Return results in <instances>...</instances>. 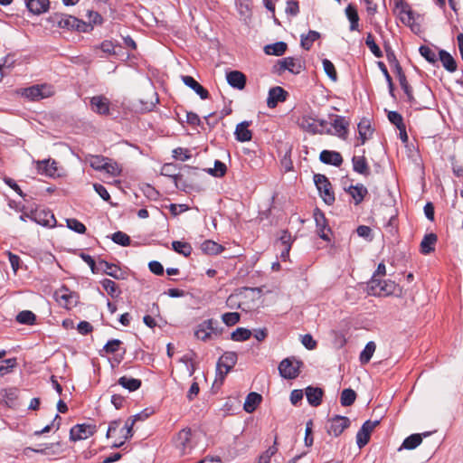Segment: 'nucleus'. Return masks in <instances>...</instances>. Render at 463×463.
I'll return each mask as SVG.
<instances>
[{"mask_svg": "<svg viewBox=\"0 0 463 463\" xmlns=\"http://www.w3.org/2000/svg\"><path fill=\"white\" fill-rule=\"evenodd\" d=\"M288 97V92L281 87H273L269 90L267 105L270 109L277 107L279 102H283Z\"/></svg>", "mask_w": 463, "mask_h": 463, "instance_id": "nucleus-16", "label": "nucleus"}, {"mask_svg": "<svg viewBox=\"0 0 463 463\" xmlns=\"http://www.w3.org/2000/svg\"><path fill=\"white\" fill-rule=\"evenodd\" d=\"M102 171H105L111 176H118L120 175L122 169L117 162L107 157Z\"/></svg>", "mask_w": 463, "mask_h": 463, "instance_id": "nucleus-40", "label": "nucleus"}, {"mask_svg": "<svg viewBox=\"0 0 463 463\" xmlns=\"http://www.w3.org/2000/svg\"><path fill=\"white\" fill-rule=\"evenodd\" d=\"M358 133L361 144L363 145L373 134V129L371 128V125L368 120H362L358 124Z\"/></svg>", "mask_w": 463, "mask_h": 463, "instance_id": "nucleus-38", "label": "nucleus"}, {"mask_svg": "<svg viewBox=\"0 0 463 463\" xmlns=\"http://www.w3.org/2000/svg\"><path fill=\"white\" fill-rule=\"evenodd\" d=\"M323 68L326 74L333 80L336 81L338 77L335 68V65L327 59L322 61Z\"/></svg>", "mask_w": 463, "mask_h": 463, "instance_id": "nucleus-52", "label": "nucleus"}, {"mask_svg": "<svg viewBox=\"0 0 463 463\" xmlns=\"http://www.w3.org/2000/svg\"><path fill=\"white\" fill-rule=\"evenodd\" d=\"M262 397L260 394L257 392H250L247 395L243 405L245 411L249 413L253 412L256 410L257 406L260 403Z\"/></svg>", "mask_w": 463, "mask_h": 463, "instance_id": "nucleus-30", "label": "nucleus"}, {"mask_svg": "<svg viewBox=\"0 0 463 463\" xmlns=\"http://www.w3.org/2000/svg\"><path fill=\"white\" fill-rule=\"evenodd\" d=\"M356 399V393L354 390L348 388L341 392L340 402L342 406H351Z\"/></svg>", "mask_w": 463, "mask_h": 463, "instance_id": "nucleus-42", "label": "nucleus"}, {"mask_svg": "<svg viewBox=\"0 0 463 463\" xmlns=\"http://www.w3.org/2000/svg\"><path fill=\"white\" fill-rule=\"evenodd\" d=\"M4 362L6 365H0V376H4L13 372V370L17 366L16 358H8Z\"/></svg>", "mask_w": 463, "mask_h": 463, "instance_id": "nucleus-55", "label": "nucleus"}, {"mask_svg": "<svg viewBox=\"0 0 463 463\" xmlns=\"http://www.w3.org/2000/svg\"><path fill=\"white\" fill-rule=\"evenodd\" d=\"M175 165L173 164H165L162 167V174L167 176H170L174 179L175 185L178 186V182L181 181L182 175H175L174 172Z\"/></svg>", "mask_w": 463, "mask_h": 463, "instance_id": "nucleus-60", "label": "nucleus"}, {"mask_svg": "<svg viewBox=\"0 0 463 463\" xmlns=\"http://www.w3.org/2000/svg\"><path fill=\"white\" fill-rule=\"evenodd\" d=\"M388 119L392 124L396 126L397 128H401L404 126L403 118L402 115L396 111H390L388 113Z\"/></svg>", "mask_w": 463, "mask_h": 463, "instance_id": "nucleus-63", "label": "nucleus"}, {"mask_svg": "<svg viewBox=\"0 0 463 463\" xmlns=\"http://www.w3.org/2000/svg\"><path fill=\"white\" fill-rule=\"evenodd\" d=\"M353 169L354 172L368 176L370 168L364 156H354L352 158Z\"/></svg>", "mask_w": 463, "mask_h": 463, "instance_id": "nucleus-27", "label": "nucleus"}, {"mask_svg": "<svg viewBox=\"0 0 463 463\" xmlns=\"http://www.w3.org/2000/svg\"><path fill=\"white\" fill-rule=\"evenodd\" d=\"M54 298L60 306L68 309L77 304V296L73 292H71L66 287H62L56 290Z\"/></svg>", "mask_w": 463, "mask_h": 463, "instance_id": "nucleus-11", "label": "nucleus"}, {"mask_svg": "<svg viewBox=\"0 0 463 463\" xmlns=\"http://www.w3.org/2000/svg\"><path fill=\"white\" fill-rule=\"evenodd\" d=\"M398 80H399L402 89L403 90L404 93L407 96L408 100L411 103H414L415 99L412 95V90L407 81L406 76H401L400 79H398Z\"/></svg>", "mask_w": 463, "mask_h": 463, "instance_id": "nucleus-58", "label": "nucleus"}, {"mask_svg": "<svg viewBox=\"0 0 463 463\" xmlns=\"http://www.w3.org/2000/svg\"><path fill=\"white\" fill-rule=\"evenodd\" d=\"M90 105L93 111L106 115L109 111V100L102 96H95L90 99Z\"/></svg>", "mask_w": 463, "mask_h": 463, "instance_id": "nucleus-24", "label": "nucleus"}, {"mask_svg": "<svg viewBox=\"0 0 463 463\" xmlns=\"http://www.w3.org/2000/svg\"><path fill=\"white\" fill-rule=\"evenodd\" d=\"M399 18L402 21V23L404 24L405 25H408L412 32H420V24L416 23L414 13L412 12L411 9L407 11L404 14H402Z\"/></svg>", "mask_w": 463, "mask_h": 463, "instance_id": "nucleus-32", "label": "nucleus"}, {"mask_svg": "<svg viewBox=\"0 0 463 463\" xmlns=\"http://www.w3.org/2000/svg\"><path fill=\"white\" fill-rule=\"evenodd\" d=\"M181 80L185 86L193 90L202 99H206L209 97V92L192 76L182 75Z\"/></svg>", "mask_w": 463, "mask_h": 463, "instance_id": "nucleus-18", "label": "nucleus"}, {"mask_svg": "<svg viewBox=\"0 0 463 463\" xmlns=\"http://www.w3.org/2000/svg\"><path fill=\"white\" fill-rule=\"evenodd\" d=\"M223 328L220 326L219 322L213 318H210L203 320L196 326L194 336L203 342H207L221 336Z\"/></svg>", "mask_w": 463, "mask_h": 463, "instance_id": "nucleus-1", "label": "nucleus"}, {"mask_svg": "<svg viewBox=\"0 0 463 463\" xmlns=\"http://www.w3.org/2000/svg\"><path fill=\"white\" fill-rule=\"evenodd\" d=\"M319 159L322 163L339 166L343 163V157L340 153L331 150H323L320 153Z\"/></svg>", "mask_w": 463, "mask_h": 463, "instance_id": "nucleus-21", "label": "nucleus"}, {"mask_svg": "<svg viewBox=\"0 0 463 463\" xmlns=\"http://www.w3.org/2000/svg\"><path fill=\"white\" fill-rule=\"evenodd\" d=\"M314 182L323 201L327 205L333 204L335 202V194L328 178L324 175L316 174L314 175Z\"/></svg>", "mask_w": 463, "mask_h": 463, "instance_id": "nucleus-5", "label": "nucleus"}, {"mask_svg": "<svg viewBox=\"0 0 463 463\" xmlns=\"http://www.w3.org/2000/svg\"><path fill=\"white\" fill-rule=\"evenodd\" d=\"M36 319L35 315L29 310L21 311L16 316V321L24 325H33Z\"/></svg>", "mask_w": 463, "mask_h": 463, "instance_id": "nucleus-44", "label": "nucleus"}, {"mask_svg": "<svg viewBox=\"0 0 463 463\" xmlns=\"http://www.w3.org/2000/svg\"><path fill=\"white\" fill-rule=\"evenodd\" d=\"M314 218L319 237L324 241H329V237L326 231L330 232V228H328L327 221L324 213L320 209L316 208L314 211Z\"/></svg>", "mask_w": 463, "mask_h": 463, "instance_id": "nucleus-13", "label": "nucleus"}, {"mask_svg": "<svg viewBox=\"0 0 463 463\" xmlns=\"http://www.w3.org/2000/svg\"><path fill=\"white\" fill-rule=\"evenodd\" d=\"M365 44L375 57H383V52L381 51L380 47L375 43L373 36L371 33H367V36L365 38Z\"/></svg>", "mask_w": 463, "mask_h": 463, "instance_id": "nucleus-47", "label": "nucleus"}, {"mask_svg": "<svg viewBox=\"0 0 463 463\" xmlns=\"http://www.w3.org/2000/svg\"><path fill=\"white\" fill-rule=\"evenodd\" d=\"M55 161L43 160L39 163V169L44 172L47 175L52 176L57 170Z\"/></svg>", "mask_w": 463, "mask_h": 463, "instance_id": "nucleus-50", "label": "nucleus"}, {"mask_svg": "<svg viewBox=\"0 0 463 463\" xmlns=\"http://www.w3.org/2000/svg\"><path fill=\"white\" fill-rule=\"evenodd\" d=\"M172 248L175 251L178 252L179 254L184 255V257H188L192 252V247L189 243L180 241H175L172 242Z\"/></svg>", "mask_w": 463, "mask_h": 463, "instance_id": "nucleus-43", "label": "nucleus"}, {"mask_svg": "<svg viewBox=\"0 0 463 463\" xmlns=\"http://www.w3.org/2000/svg\"><path fill=\"white\" fill-rule=\"evenodd\" d=\"M276 441L259 458L258 463H269L270 458L277 452Z\"/></svg>", "mask_w": 463, "mask_h": 463, "instance_id": "nucleus-62", "label": "nucleus"}, {"mask_svg": "<svg viewBox=\"0 0 463 463\" xmlns=\"http://www.w3.org/2000/svg\"><path fill=\"white\" fill-rule=\"evenodd\" d=\"M97 430L96 425L93 424H77L70 430V439L73 441L86 439L92 436Z\"/></svg>", "mask_w": 463, "mask_h": 463, "instance_id": "nucleus-8", "label": "nucleus"}, {"mask_svg": "<svg viewBox=\"0 0 463 463\" xmlns=\"http://www.w3.org/2000/svg\"><path fill=\"white\" fill-rule=\"evenodd\" d=\"M345 191L354 200L355 204H359L368 193L366 187L364 186L362 184H358L356 185H350L347 189H345Z\"/></svg>", "mask_w": 463, "mask_h": 463, "instance_id": "nucleus-26", "label": "nucleus"}, {"mask_svg": "<svg viewBox=\"0 0 463 463\" xmlns=\"http://www.w3.org/2000/svg\"><path fill=\"white\" fill-rule=\"evenodd\" d=\"M28 11L35 15H40L49 10V0H25Z\"/></svg>", "mask_w": 463, "mask_h": 463, "instance_id": "nucleus-19", "label": "nucleus"}, {"mask_svg": "<svg viewBox=\"0 0 463 463\" xmlns=\"http://www.w3.org/2000/svg\"><path fill=\"white\" fill-rule=\"evenodd\" d=\"M201 249L204 253L211 255L219 254L223 250L222 245L211 240L204 241L201 245Z\"/></svg>", "mask_w": 463, "mask_h": 463, "instance_id": "nucleus-35", "label": "nucleus"}, {"mask_svg": "<svg viewBox=\"0 0 463 463\" xmlns=\"http://www.w3.org/2000/svg\"><path fill=\"white\" fill-rule=\"evenodd\" d=\"M316 122H317L316 119L309 118V117H305L302 118L301 127L314 134L321 133V131H319L317 129V126Z\"/></svg>", "mask_w": 463, "mask_h": 463, "instance_id": "nucleus-54", "label": "nucleus"}, {"mask_svg": "<svg viewBox=\"0 0 463 463\" xmlns=\"http://www.w3.org/2000/svg\"><path fill=\"white\" fill-rule=\"evenodd\" d=\"M226 171H227V167H226L225 164L219 160H216L214 162L213 169H209V173L217 177L223 176L225 175Z\"/></svg>", "mask_w": 463, "mask_h": 463, "instance_id": "nucleus-61", "label": "nucleus"}, {"mask_svg": "<svg viewBox=\"0 0 463 463\" xmlns=\"http://www.w3.org/2000/svg\"><path fill=\"white\" fill-rule=\"evenodd\" d=\"M250 123V121H242L236 126L234 135L238 141L247 142L252 138V133L249 129Z\"/></svg>", "mask_w": 463, "mask_h": 463, "instance_id": "nucleus-22", "label": "nucleus"}, {"mask_svg": "<svg viewBox=\"0 0 463 463\" xmlns=\"http://www.w3.org/2000/svg\"><path fill=\"white\" fill-rule=\"evenodd\" d=\"M67 227L77 233L83 234L86 232L85 225L77 219H67Z\"/></svg>", "mask_w": 463, "mask_h": 463, "instance_id": "nucleus-53", "label": "nucleus"}, {"mask_svg": "<svg viewBox=\"0 0 463 463\" xmlns=\"http://www.w3.org/2000/svg\"><path fill=\"white\" fill-rule=\"evenodd\" d=\"M287 47L288 45L286 43L277 42L275 43L265 46L264 51L269 55L280 56L286 52Z\"/></svg>", "mask_w": 463, "mask_h": 463, "instance_id": "nucleus-36", "label": "nucleus"}, {"mask_svg": "<svg viewBox=\"0 0 463 463\" xmlns=\"http://www.w3.org/2000/svg\"><path fill=\"white\" fill-rule=\"evenodd\" d=\"M49 20L60 28L83 30L86 24L71 15L62 14H54L50 16Z\"/></svg>", "mask_w": 463, "mask_h": 463, "instance_id": "nucleus-6", "label": "nucleus"}, {"mask_svg": "<svg viewBox=\"0 0 463 463\" xmlns=\"http://www.w3.org/2000/svg\"><path fill=\"white\" fill-rule=\"evenodd\" d=\"M106 158L102 156H91L90 158V165L98 171H102L106 162Z\"/></svg>", "mask_w": 463, "mask_h": 463, "instance_id": "nucleus-59", "label": "nucleus"}, {"mask_svg": "<svg viewBox=\"0 0 463 463\" xmlns=\"http://www.w3.org/2000/svg\"><path fill=\"white\" fill-rule=\"evenodd\" d=\"M29 217L36 223L44 227L52 228L56 225L54 214L49 210H35Z\"/></svg>", "mask_w": 463, "mask_h": 463, "instance_id": "nucleus-10", "label": "nucleus"}, {"mask_svg": "<svg viewBox=\"0 0 463 463\" xmlns=\"http://www.w3.org/2000/svg\"><path fill=\"white\" fill-rule=\"evenodd\" d=\"M121 344V341L118 339H112L108 341V343L104 345L103 350L107 354H114L118 350V347Z\"/></svg>", "mask_w": 463, "mask_h": 463, "instance_id": "nucleus-64", "label": "nucleus"}, {"mask_svg": "<svg viewBox=\"0 0 463 463\" xmlns=\"http://www.w3.org/2000/svg\"><path fill=\"white\" fill-rule=\"evenodd\" d=\"M53 93L52 88L49 85H34L26 88L23 91V95L31 100H39L52 96Z\"/></svg>", "mask_w": 463, "mask_h": 463, "instance_id": "nucleus-7", "label": "nucleus"}, {"mask_svg": "<svg viewBox=\"0 0 463 463\" xmlns=\"http://www.w3.org/2000/svg\"><path fill=\"white\" fill-rule=\"evenodd\" d=\"M251 335V331L244 328L238 327L235 331H233L231 335V338L233 341L241 342L248 340Z\"/></svg>", "mask_w": 463, "mask_h": 463, "instance_id": "nucleus-45", "label": "nucleus"}, {"mask_svg": "<svg viewBox=\"0 0 463 463\" xmlns=\"http://www.w3.org/2000/svg\"><path fill=\"white\" fill-rule=\"evenodd\" d=\"M191 437L192 432L190 429H183L177 434L175 445L181 454H186L192 449Z\"/></svg>", "mask_w": 463, "mask_h": 463, "instance_id": "nucleus-14", "label": "nucleus"}, {"mask_svg": "<svg viewBox=\"0 0 463 463\" xmlns=\"http://www.w3.org/2000/svg\"><path fill=\"white\" fill-rule=\"evenodd\" d=\"M118 384L129 392H134L140 388L141 381L139 379L122 376L118 379Z\"/></svg>", "mask_w": 463, "mask_h": 463, "instance_id": "nucleus-37", "label": "nucleus"}, {"mask_svg": "<svg viewBox=\"0 0 463 463\" xmlns=\"http://www.w3.org/2000/svg\"><path fill=\"white\" fill-rule=\"evenodd\" d=\"M368 293L373 296H390L401 292L399 285L391 279L372 278L368 282Z\"/></svg>", "mask_w": 463, "mask_h": 463, "instance_id": "nucleus-2", "label": "nucleus"}, {"mask_svg": "<svg viewBox=\"0 0 463 463\" xmlns=\"http://www.w3.org/2000/svg\"><path fill=\"white\" fill-rule=\"evenodd\" d=\"M422 442V436L421 434H411L409 437H407L402 444V447L399 449V450L405 449H416L420 443Z\"/></svg>", "mask_w": 463, "mask_h": 463, "instance_id": "nucleus-34", "label": "nucleus"}, {"mask_svg": "<svg viewBox=\"0 0 463 463\" xmlns=\"http://www.w3.org/2000/svg\"><path fill=\"white\" fill-rule=\"evenodd\" d=\"M375 349H376V345L374 342L370 341L366 344L364 349L360 354V362L362 364H365L369 363Z\"/></svg>", "mask_w": 463, "mask_h": 463, "instance_id": "nucleus-39", "label": "nucleus"}, {"mask_svg": "<svg viewBox=\"0 0 463 463\" xmlns=\"http://www.w3.org/2000/svg\"><path fill=\"white\" fill-rule=\"evenodd\" d=\"M222 320L228 326H234L240 321V314L237 312L225 313L222 316Z\"/></svg>", "mask_w": 463, "mask_h": 463, "instance_id": "nucleus-57", "label": "nucleus"}, {"mask_svg": "<svg viewBox=\"0 0 463 463\" xmlns=\"http://www.w3.org/2000/svg\"><path fill=\"white\" fill-rule=\"evenodd\" d=\"M226 79L229 85L232 88H235L240 90L245 88L246 76L239 71H230L229 73H227Z\"/></svg>", "mask_w": 463, "mask_h": 463, "instance_id": "nucleus-20", "label": "nucleus"}, {"mask_svg": "<svg viewBox=\"0 0 463 463\" xmlns=\"http://www.w3.org/2000/svg\"><path fill=\"white\" fill-rule=\"evenodd\" d=\"M306 396L308 403L317 407L321 404L323 391L321 388L309 386L306 389Z\"/></svg>", "mask_w": 463, "mask_h": 463, "instance_id": "nucleus-25", "label": "nucleus"}, {"mask_svg": "<svg viewBox=\"0 0 463 463\" xmlns=\"http://www.w3.org/2000/svg\"><path fill=\"white\" fill-rule=\"evenodd\" d=\"M320 38V33L310 30L307 35L302 34L300 39L301 47L307 51L310 50L313 43Z\"/></svg>", "mask_w": 463, "mask_h": 463, "instance_id": "nucleus-33", "label": "nucleus"}, {"mask_svg": "<svg viewBox=\"0 0 463 463\" xmlns=\"http://www.w3.org/2000/svg\"><path fill=\"white\" fill-rule=\"evenodd\" d=\"M237 358L235 352H225L219 358L216 365V375L221 383H222L226 374L234 367L237 363Z\"/></svg>", "mask_w": 463, "mask_h": 463, "instance_id": "nucleus-4", "label": "nucleus"}, {"mask_svg": "<svg viewBox=\"0 0 463 463\" xmlns=\"http://www.w3.org/2000/svg\"><path fill=\"white\" fill-rule=\"evenodd\" d=\"M439 56L443 67L448 71L454 72L457 70V62L448 52L440 50L439 52Z\"/></svg>", "mask_w": 463, "mask_h": 463, "instance_id": "nucleus-31", "label": "nucleus"}, {"mask_svg": "<svg viewBox=\"0 0 463 463\" xmlns=\"http://www.w3.org/2000/svg\"><path fill=\"white\" fill-rule=\"evenodd\" d=\"M111 240L121 246H128L130 244V237L123 232H116L112 234Z\"/></svg>", "mask_w": 463, "mask_h": 463, "instance_id": "nucleus-49", "label": "nucleus"}, {"mask_svg": "<svg viewBox=\"0 0 463 463\" xmlns=\"http://www.w3.org/2000/svg\"><path fill=\"white\" fill-rule=\"evenodd\" d=\"M380 423L379 420H366L356 434V443L361 449L364 447L370 439V436L373 429Z\"/></svg>", "mask_w": 463, "mask_h": 463, "instance_id": "nucleus-12", "label": "nucleus"}, {"mask_svg": "<svg viewBox=\"0 0 463 463\" xmlns=\"http://www.w3.org/2000/svg\"><path fill=\"white\" fill-rule=\"evenodd\" d=\"M103 288L111 298H118L120 294V290L118 285L111 279H105L100 281Z\"/></svg>", "mask_w": 463, "mask_h": 463, "instance_id": "nucleus-41", "label": "nucleus"}, {"mask_svg": "<svg viewBox=\"0 0 463 463\" xmlns=\"http://www.w3.org/2000/svg\"><path fill=\"white\" fill-rule=\"evenodd\" d=\"M437 240L438 237L436 234H426L420 242V252L425 255L432 252L435 250Z\"/></svg>", "mask_w": 463, "mask_h": 463, "instance_id": "nucleus-28", "label": "nucleus"}, {"mask_svg": "<svg viewBox=\"0 0 463 463\" xmlns=\"http://www.w3.org/2000/svg\"><path fill=\"white\" fill-rule=\"evenodd\" d=\"M102 272L116 279H124V272L116 264L109 263L104 260H99V273Z\"/></svg>", "mask_w": 463, "mask_h": 463, "instance_id": "nucleus-15", "label": "nucleus"}, {"mask_svg": "<svg viewBox=\"0 0 463 463\" xmlns=\"http://www.w3.org/2000/svg\"><path fill=\"white\" fill-rule=\"evenodd\" d=\"M420 53L430 63L437 61V55L435 52L429 46L422 45L419 49Z\"/></svg>", "mask_w": 463, "mask_h": 463, "instance_id": "nucleus-56", "label": "nucleus"}, {"mask_svg": "<svg viewBox=\"0 0 463 463\" xmlns=\"http://www.w3.org/2000/svg\"><path fill=\"white\" fill-rule=\"evenodd\" d=\"M350 423L349 418L335 415L328 420L327 433L337 437L350 426Z\"/></svg>", "mask_w": 463, "mask_h": 463, "instance_id": "nucleus-9", "label": "nucleus"}, {"mask_svg": "<svg viewBox=\"0 0 463 463\" xmlns=\"http://www.w3.org/2000/svg\"><path fill=\"white\" fill-rule=\"evenodd\" d=\"M349 126V122L345 120V118L342 116L335 115V118L332 122V127L334 128V134L338 136L341 138H345L347 135V128Z\"/></svg>", "mask_w": 463, "mask_h": 463, "instance_id": "nucleus-23", "label": "nucleus"}, {"mask_svg": "<svg viewBox=\"0 0 463 463\" xmlns=\"http://www.w3.org/2000/svg\"><path fill=\"white\" fill-rule=\"evenodd\" d=\"M345 15L350 22V30L351 31H358L359 30V15L356 7L349 4L345 10Z\"/></svg>", "mask_w": 463, "mask_h": 463, "instance_id": "nucleus-29", "label": "nucleus"}, {"mask_svg": "<svg viewBox=\"0 0 463 463\" xmlns=\"http://www.w3.org/2000/svg\"><path fill=\"white\" fill-rule=\"evenodd\" d=\"M302 365L303 363L296 357H287L279 363V372L284 379L292 380L299 375Z\"/></svg>", "mask_w": 463, "mask_h": 463, "instance_id": "nucleus-3", "label": "nucleus"}, {"mask_svg": "<svg viewBox=\"0 0 463 463\" xmlns=\"http://www.w3.org/2000/svg\"><path fill=\"white\" fill-rule=\"evenodd\" d=\"M18 392H19V390L15 387H11V388L3 390V396L5 399V402L9 406H12L14 404L15 401L18 398Z\"/></svg>", "mask_w": 463, "mask_h": 463, "instance_id": "nucleus-46", "label": "nucleus"}, {"mask_svg": "<svg viewBox=\"0 0 463 463\" xmlns=\"http://www.w3.org/2000/svg\"><path fill=\"white\" fill-rule=\"evenodd\" d=\"M136 423V419L128 418L124 427L120 430L121 438H124V440H128L132 438L133 436V427Z\"/></svg>", "mask_w": 463, "mask_h": 463, "instance_id": "nucleus-48", "label": "nucleus"}, {"mask_svg": "<svg viewBox=\"0 0 463 463\" xmlns=\"http://www.w3.org/2000/svg\"><path fill=\"white\" fill-rule=\"evenodd\" d=\"M279 71H288L294 74H298L302 71V64L299 59L286 57L278 62Z\"/></svg>", "mask_w": 463, "mask_h": 463, "instance_id": "nucleus-17", "label": "nucleus"}, {"mask_svg": "<svg viewBox=\"0 0 463 463\" xmlns=\"http://www.w3.org/2000/svg\"><path fill=\"white\" fill-rule=\"evenodd\" d=\"M173 157L179 161H187L192 157L191 151L187 148L177 147L173 150Z\"/></svg>", "mask_w": 463, "mask_h": 463, "instance_id": "nucleus-51", "label": "nucleus"}]
</instances>
